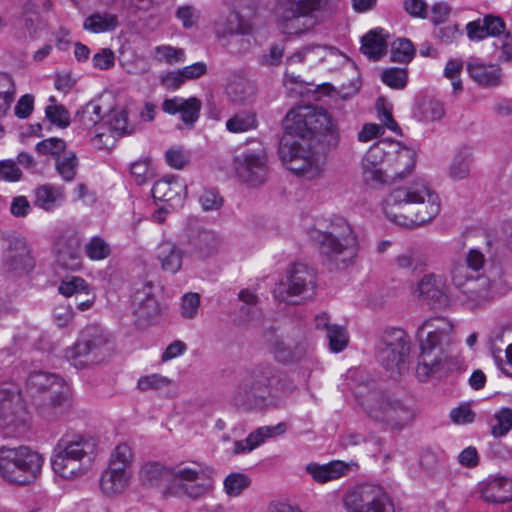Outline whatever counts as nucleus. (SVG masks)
Instances as JSON below:
<instances>
[{
    "label": "nucleus",
    "mask_w": 512,
    "mask_h": 512,
    "mask_svg": "<svg viewBox=\"0 0 512 512\" xmlns=\"http://www.w3.org/2000/svg\"><path fill=\"white\" fill-rule=\"evenodd\" d=\"M172 381L160 374L142 376L138 379L137 388L143 392L148 390H161L171 385Z\"/></svg>",
    "instance_id": "4d7b16f0"
},
{
    "label": "nucleus",
    "mask_w": 512,
    "mask_h": 512,
    "mask_svg": "<svg viewBox=\"0 0 512 512\" xmlns=\"http://www.w3.org/2000/svg\"><path fill=\"white\" fill-rule=\"evenodd\" d=\"M94 450L95 443L90 438L80 435L63 436L54 449L52 469L63 479L84 477L87 468L81 462L85 458L91 462Z\"/></svg>",
    "instance_id": "423d86ee"
},
{
    "label": "nucleus",
    "mask_w": 512,
    "mask_h": 512,
    "mask_svg": "<svg viewBox=\"0 0 512 512\" xmlns=\"http://www.w3.org/2000/svg\"><path fill=\"white\" fill-rule=\"evenodd\" d=\"M49 101L53 104L45 109L47 119L60 128H66L70 124V113L63 105L55 104V98L52 96Z\"/></svg>",
    "instance_id": "5fc2aeb1"
},
{
    "label": "nucleus",
    "mask_w": 512,
    "mask_h": 512,
    "mask_svg": "<svg viewBox=\"0 0 512 512\" xmlns=\"http://www.w3.org/2000/svg\"><path fill=\"white\" fill-rule=\"evenodd\" d=\"M379 142L374 143L362 159V179L372 188L384 185L390 179Z\"/></svg>",
    "instance_id": "4be33fe9"
},
{
    "label": "nucleus",
    "mask_w": 512,
    "mask_h": 512,
    "mask_svg": "<svg viewBox=\"0 0 512 512\" xmlns=\"http://www.w3.org/2000/svg\"><path fill=\"white\" fill-rule=\"evenodd\" d=\"M467 71L479 85L492 87L500 83L501 69L496 65H485L480 62H469Z\"/></svg>",
    "instance_id": "e433bc0d"
},
{
    "label": "nucleus",
    "mask_w": 512,
    "mask_h": 512,
    "mask_svg": "<svg viewBox=\"0 0 512 512\" xmlns=\"http://www.w3.org/2000/svg\"><path fill=\"white\" fill-rule=\"evenodd\" d=\"M132 309L139 322L149 323L160 315V306L154 295V286L150 281L134 284Z\"/></svg>",
    "instance_id": "aec40b11"
},
{
    "label": "nucleus",
    "mask_w": 512,
    "mask_h": 512,
    "mask_svg": "<svg viewBox=\"0 0 512 512\" xmlns=\"http://www.w3.org/2000/svg\"><path fill=\"white\" fill-rule=\"evenodd\" d=\"M154 59L161 63L174 65L185 61V52L181 48L170 45H160L154 49Z\"/></svg>",
    "instance_id": "864d4df0"
},
{
    "label": "nucleus",
    "mask_w": 512,
    "mask_h": 512,
    "mask_svg": "<svg viewBox=\"0 0 512 512\" xmlns=\"http://www.w3.org/2000/svg\"><path fill=\"white\" fill-rule=\"evenodd\" d=\"M54 251L58 263L64 268L76 270L82 265L81 237L75 232L60 234L55 243Z\"/></svg>",
    "instance_id": "5701e85b"
},
{
    "label": "nucleus",
    "mask_w": 512,
    "mask_h": 512,
    "mask_svg": "<svg viewBox=\"0 0 512 512\" xmlns=\"http://www.w3.org/2000/svg\"><path fill=\"white\" fill-rule=\"evenodd\" d=\"M486 266L483 251L473 248L467 252L463 263L452 268L451 278L459 290V300L470 310L483 308L495 298V281L486 274Z\"/></svg>",
    "instance_id": "7ed1b4c3"
},
{
    "label": "nucleus",
    "mask_w": 512,
    "mask_h": 512,
    "mask_svg": "<svg viewBox=\"0 0 512 512\" xmlns=\"http://www.w3.org/2000/svg\"><path fill=\"white\" fill-rule=\"evenodd\" d=\"M154 254L163 271L175 274L182 267L185 252L174 242L164 240L157 245Z\"/></svg>",
    "instance_id": "473e14b6"
},
{
    "label": "nucleus",
    "mask_w": 512,
    "mask_h": 512,
    "mask_svg": "<svg viewBox=\"0 0 512 512\" xmlns=\"http://www.w3.org/2000/svg\"><path fill=\"white\" fill-rule=\"evenodd\" d=\"M58 291L65 297H75L78 299L82 295H90V286L81 277L67 276L61 281Z\"/></svg>",
    "instance_id": "37998d69"
},
{
    "label": "nucleus",
    "mask_w": 512,
    "mask_h": 512,
    "mask_svg": "<svg viewBox=\"0 0 512 512\" xmlns=\"http://www.w3.org/2000/svg\"><path fill=\"white\" fill-rule=\"evenodd\" d=\"M415 55L412 42L405 38H398L391 44V61L408 63Z\"/></svg>",
    "instance_id": "09e8293b"
},
{
    "label": "nucleus",
    "mask_w": 512,
    "mask_h": 512,
    "mask_svg": "<svg viewBox=\"0 0 512 512\" xmlns=\"http://www.w3.org/2000/svg\"><path fill=\"white\" fill-rule=\"evenodd\" d=\"M381 80L393 89H403L408 81L407 70L398 67L385 69L381 74Z\"/></svg>",
    "instance_id": "6e6d98bb"
},
{
    "label": "nucleus",
    "mask_w": 512,
    "mask_h": 512,
    "mask_svg": "<svg viewBox=\"0 0 512 512\" xmlns=\"http://www.w3.org/2000/svg\"><path fill=\"white\" fill-rule=\"evenodd\" d=\"M5 240L7 242L3 252L5 270L18 276L28 273L33 268L34 262L26 239L18 235H8Z\"/></svg>",
    "instance_id": "6ab92c4d"
},
{
    "label": "nucleus",
    "mask_w": 512,
    "mask_h": 512,
    "mask_svg": "<svg viewBox=\"0 0 512 512\" xmlns=\"http://www.w3.org/2000/svg\"><path fill=\"white\" fill-rule=\"evenodd\" d=\"M327 338L331 351L338 353L344 350L348 344V334L344 327L333 325L329 327Z\"/></svg>",
    "instance_id": "bf43d9fd"
},
{
    "label": "nucleus",
    "mask_w": 512,
    "mask_h": 512,
    "mask_svg": "<svg viewBox=\"0 0 512 512\" xmlns=\"http://www.w3.org/2000/svg\"><path fill=\"white\" fill-rule=\"evenodd\" d=\"M27 390L34 397H39V405L62 406L68 399V387L64 380L53 373L33 371L27 378Z\"/></svg>",
    "instance_id": "4468645a"
},
{
    "label": "nucleus",
    "mask_w": 512,
    "mask_h": 512,
    "mask_svg": "<svg viewBox=\"0 0 512 512\" xmlns=\"http://www.w3.org/2000/svg\"><path fill=\"white\" fill-rule=\"evenodd\" d=\"M214 31L217 38L225 39L238 35H251L253 33V26L239 12L232 10L215 21Z\"/></svg>",
    "instance_id": "bb28decb"
},
{
    "label": "nucleus",
    "mask_w": 512,
    "mask_h": 512,
    "mask_svg": "<svg viewBox=\"0 0 512 512\" xmlns=\"http://www.w3.org/2000/svg\"><path fill=\"white\" fill-rule=\"evenodd\" d=\"M410 339L400 328L387 329L380 340L377 359L392 374H402L407 369Z\"/></svg>",
    "instance_id": "ddd939ff"
},
{
    "label": "nucleus",
    "mask_w": 512,
    "mask_h": 512,
    "mask_svg": "<svg viewBox=\"0 0 512 512\" xmlns=\"http://www.w3.org/2000/svg\"><path fill=\"white\" fill-rule=\"evenodd\" d=\"M505 333L499 330L490 339V352L497 367L508 377H512V343L506 344Z\"/></svg>",
    "instance_id": "72a5a7b5"
},
{
    "label": "nucleus",
    "mask_w": 512,
    "mask_h": 512,
    "mask_svg": "<svg viewBox=\"0 0 512 512\" xmlns=\"http://www.w3.org/2000/svg\"><path fill=\"white\" fill-rule=\"evenodd\" d=\"M379 485L373 482H359L346 491L343 504L348 512H364L368 502Z\"/></svg>",
    "instance_id": "2f4dec72"
},
{
    "label": "nucleus",
    "mask_w": 512,
    "mask_h": 512,
    "mask_svg": "<svg viewBox=\"0 0 512 512\" xmlns=\"http://www.w3.org/2000/svg\"><path fill=\"white\" fill-rule=\"evenodd\" d=\"M441 210L437 192L424 180L393 189L383 201L386 217L399 226L414 228L432 221Z\"/></svg>",
    "instance_id": "f03ea898"
},
{
    "label": "nucleus",
    "mask_w": 512,
    "mask_h": 512,
    "mask_svg": "<svg viewBox=\"0 0 512 512\" xmlns=\"http://www.w3.org/2000/svg\"><path fill=\"white\" fill-rule=\"evenodd\" d=\"M221 244V239L215 232L198 230L189 236L187 253L196 259H205L216 254Z\"/></svg>",
    "instance_id": "a878e982"
},
{
    "label": "nucleus",
    "mask_w": 512,
    "mask_h": 512,
    "mask_svg": "<svg viewBox=\"0 0 512 512\" xmlns=\"http://www.w3.org/2000/svg\"><path fill=\"white\" fill-rule=\"evenodd\" d=\"M358 469L354 462L346 463L340 460H333L327 464L309 463L306 465V472L314 480H333L347 476L348 471Z\"/></svg>",
    "instance_id": "7c9ffc66"
},
{
    "label": "nucleus",
    "mask_w": 512,
    "mask_h": 512,
    "mask_svg": "<svg viewBox=\"0 0 512 512\" xmlns=\"http://www.w3.org/2000/svg\"><path fill=\"white\" fill-rule=\"evenodd\" d=\"M472 163V151L468 146H460L456 149L448 167V176L453 181L465 180L470 175Z\"/></svg>",
    "instance_id": "c9c22d12"
},
{
    "label": "nucleus",
    "mask_w": 512,
    "mask_h": 512,
    "mask_svg": "<svg viewBox=\"0 0 512 512\" xmlns=\"http://www.w3.org/2000/svg\"><path fill=\"white\" fill-rule=\"evenodd\" d=\"M381 33L382 30L370 31L362 38L361 51L371 60H378L386 53L387 43Z\"/></svg>",
    "instance_id": "a19ab883"
},
{
    "label": "nucleus",
    "mask_w": 512,
    "mask_h": 512,
    "mask_svg": "<svg viewBox=\"0 0 512 512\" xmlns=\"http://www.w3.org/2000/svg\"><path fill=\"white\" fill-rule=\"evenodd\" d=\"M35 149L39 154L51 155L57 159L65 151L66 142L61 138L52 137L37 143Z\"/></svg>",
    "instance_id": "052dcab7"
},
{
    "label": "nucleus",
    "mask_w": 512,
    "mask_h": 512,
    "mask_svg": "<svg viewBox=\"0 0 512 512\" xmlns=\"http://www.w3.org/2000/svg\"><path fill=\"white\" fill-rule=\"evenodd\" d=\"M454 326L445 317H433L425 320L417 329L420 354L416 367L417 378L427 381L440 371L447 358V352L453 343Z\"/></svg>",
    "instance_id": "20e7f679"
},
{
    "label": "nucleus",
    "mask_w": 512,
    "mask_h": 512,
    "mask_svg": "<svg viewBox=\"0 0 512 512\" xmlns=\"http://www.w3.org/2000/svg\"><path fill=\"white\" fill-rule=\"evenodd\" d=\"M63 186L45 184L35 189V205L47 212H52L65 201Z\"/></svg>",
    "instance_id": "f704fd0d"
},
{
    "label": "nucleus",
    "mask_w": 512,
    "mask_h": 512,
    "mask_svg": "<svg viewBox=\"0 0 512 512\" xmlns=\"http://www.w3.org/2000/svg\"><path fill=\"white\" fill-rule=\"evenodd\" d=\"M140 480H158L178 478V480H205L215 476L214 470L201 463H192L190 466H166L158 461H148L139 470Z\"/></svg>",
    "instance_id": "2eb2a0df"
},
{
    "label": "nucleus",
    "mask_w": 512,
    "mask_h": 512,
    "mask_svg": "<svg viewBox=\"0 0 512 512\" xmlns=\"http://www.w3.org/2000/svg\"><path fill=\"white\" fill-rule=\"evenodd\" d=\"M420 119L425 122H435L445 116V108L441 101L425 99L419 104Z\"/></svg>",
    "instance_id": "de8ad7c7"
},
{
    "label": "nucleus",
    "mask_w": 512,
    "mask_h": 512,
    "mask_svg": "<svg viewBox=\"0 0 512 512\" xmlns=\"http://www.w3.org/2000/svg\"><path fill=\"white\" fill-rule=\"evenodd\" d=\"M101 110L99 104L90 102L77 113L82 131L91 129L101 120Z\"/></svg>",
    "instance_id": "603ef678"
},
{
    "label": "nucleus",
    "mask_w": 512,
    "mask_h": 512,
    "mask_svg": "<svg viewBox=\"0 0 512 512\" xmlns=\"http://www.w3.org/2000/svg\"><path fill=\"white\" fill-rule=\"evenodd\" d=\"M364 512H395V506L390 495L379 486Z\"/></svg>",
    "instance_id": "8fccbe9b"
},
{
    "label": "nucleus",
    "mask_w": 512,
    "mask_h": 512,
    "mask_svg": "<svg viewBox=\"0 0 512 512\" xmlns=\"http://www.w3.org/2000/svg\"><path fill=\"white\" fill-rule=\"evenodd\" d=\"M228 97L235 103L244 104L249 101L254 93V85L242 76H234L226 87Z\"/></svg>",
    "instance_id": "ea45409f"
},
{
    "label": "nucleus",
    "mask_w": 512,
    "mask_h": 512,
    "mask_svg": "<svg viewBox=\"0 0 512 512\" xmlns=\"http://www.w3.org/2000/svg\"><path fill=\"white\" fill-rule=\"evenodd\" d=\"M133 460L131 447L126 443L118 444L112 451L109 464L100 480H129L132 476L130 466Z\"/></svg>",
    "instance_id": "393cba45"
},
{
    "label": "nucleus",
    "mask_w": 512,
    "mask_h": 512,
    "mask_svg": "<svg viewBox=\"0 0 512 512\" xmlns=\"http://www.w3.org/2000/svg\"><path fill=\"white\" fill-rule=\"evenodd\" d=\"M109 338L98 325H88L81 332L73 347L66 350L65 356L77 369L100 362Z\"/></svg>",
    "instance_id": "9d476101"
},
{
    "label": "nucleus",
    "mask_w": 512,
    "mask_h": 512,
    "mask_svg": "<svg viewBox=\"0 0 512 512\" xmlns=\"http://www.w3.org/2000/svg\"><path fill=\"white\" fill-rule=\"evenodd\" d=\"M280 380L278 371L272 365L256 366L240 380L234 393L235 404L247 410L262 407L272 391L279 390Z\"/></svg>",
    "instance_id": "0eeeda50"
},
{
    "label": "nucleus",
    "mask_w": 512,
    "mask_h": 512,
    "mask_svg": "<svg viewBox=\"0 0 512 512\" xmlns=\"http://www.w3.org/2000/svg\"><path fill=\"white\" fill-rule=\"evenodd\" d=\"M284 46L282 44H273L267 53L261 55L259 63L265 67L279 66L284 56Z\"/></svg>",
    "instance_id": "69168bd1"
},
{
    "label": "nucleus",
    "mask_w": 512,
    "mask_h": 512,
    "mask_svg": "<svg viewBox=\"0 0 512 512\" xmlns=\"http://www.w3.org/2000/svg\"><path fill=\"white\" fill-rule=\"evenodd\" d=\"M480 492L486 502L505 503L512 500V482H483Z\"/></svg>",
    "instance_id": "4c0bfd02"
},
{
    "label": "nucleus",
    "mask_w": 512,
    "mask_h": 512,
    "mask_svg": "<svg viewBox=\"0 0 512 512\" xmlns=\"http://www.w3.org/2000/svg\"><path fill=\"white\" fill-rule=\"evenodd\" d=\"M235 170L242 181L251 186L260 185L267 176L266 157L262 153H243L235 159Z\"/></svg>",
    "instance_id": "412c9836"
},
{
    "label": "nucleus",
    "mask_w": 512,
    "mask_h": 512,
    "mask_svg": "<svg viewBox=\"0 0 512 512\" xmlns=\"http://www.w3.org/2000/svg\"><path fill=\"white\" fill-rule=\"evenodd\" d=\"M119 25L118 16L109 12H96L88 16L83 28L92 33H103L114 31Z\"/></svg>",
    "instance_id": "58836bf2"
},
{
    "label": "nucleus",
    "mask_w": 512,
    "mask_h": 512,
    "mask_svg": "<svg viewBox=\"0 0 512 512\" xmlns=\"http://www.w3.org/2000/svg\"><path fill=\"white\" fill-rule=\"evenodd\" d=\"M491 433L494 437H503L512 429V409L502 407L491 420Z\"/></svg>",
    "instance_id": "49530a36"
},
{
    "label": "nucleus",
    "mask_w": 512,
    "mask_h": 512,
    "mask_svg": "<svg viewBox=\"0 0 512 512\" xmlns=\"http://www.w3.org/2000/svg\"><path fill=\"white\" fill-rule=\"evenodd\" d=\"M390 179L402 180L409 176L416 163V153L393 139L378 141Z\"/></svg>",
    "instance_id": "dca6fc26"
},
{
    "label": "nucleus",
    "mask_w": 512,
    "mask_h": 512,
    "mask_svg": "<svg viewBox=\"0 0 512 512\" xmlns=\"http://www.w3.org/2000/svg\"><path fill=\"white\" fill-rule=\"evenodd\" d=\"M286 424L281 422L275 426H262L251 432L244 440L234 442V454L249 453L259 445H261L265 439L282 435L286 431Z\"/></svg>",
    "instance_id": "c756f323"
},
{
    "label": "nucleus",
    "mask_w": 512,
    "mask_h": 512,
    "mask_svg": "<svg viewBox=\"0 0 512 512\" xmlns=\"http://www.w3.org/2000/svg\"><path fill=\"white\" fill-rule=\"evenodd\" d=\"M79 161L75 152H69L63 157H58L55 161L57 174L66 182L74 180Z\"/></svg>",
    "instance_id": "a18cd8bd"
},
{
    "label": "nucleus",
    "mask_w": 512,
    "mask_h": 512,
    "mask_svg": "<svg viewBox=\"0 0 512 512\" xmlns=\"http://www.w3.org/2000/svg\"><path fill=\"white\" fill-rule=\"evenodd\" d=\"M200 305V296L197 293H187L182 297L181 315L186 319L196 316Z\"/></svg>",
    "instance_id": "338daca9"
},
{
    "label": "nucleus",
    "mask_w": 512,
    "mask_h": 512,
    "mask_svg": "<svg viewBox=\"0 0 512 512\" xmlns=\"http://www.w3.org/2000/svg\"><path fill=\"white\" fill-rule=\"evenodd\" d=\"M23 23L24 27L31 36H33L37 32L40 23V16L37 11L36 5L32 2H27L24 5Z\"/></svg>",
    "instance_id": "0e129e2a"
},
{
    "label": "nucleus",
    "mask_w": 512,
    "mask_h": 512,
    "mask_svg": "<svg viewBox=\"0 0 512 512\" xmlns=\"http://www.w3.org/2000/svg\"><path fill=\"white\" fill-rule=\"evenodd\" d=\"M308 62L311 64L321 63L325 58L330 56H339L340 52L337 48L326 45H310L307 46Z\"/></svg>",
    "instance_id": "e2e57ef3"
},
{
    "label": "nucleus",
    "mask_w": 512,
    "mask_h": 512,
    "mask_svg": "<svg viewBox=\"0 0 512 512\" xmlns=\"http://www.w3.org/2000/svg\"><path fill=\"white\" fill-rule=\"evenodd\" d=\"M28 420L29 415L18 390H0V425L13 427L17 433H22Z\"/></svg>",
    "instance_id": "f3484780"
},
{
    "label": "nucleus",
    "mask_w": 512,
    "mask_h": 512,
    "mask_svg": "<svg viewBox=\"0 0 512 512\" xmlns=\"http://www.w3.org/2000/svg\"><path fill=\"white\" fill-rule=\"evenodd\" d=\"M267 345L275 360L285 364L301 360L308 347L307 340L300 331L287 336L271 334L267 338Z\"/></svg>",
    "instance_id": "a211bd4d"
},
{
    "label": "nucleus",
    "mask_w": 512,
    "mask_h": 512,
    "mask_svg": "<svg viewBox=\"0 0 512 512\" xmlns=\"http://www.w3.org/2000/svg\"><path fill=\"white\" fill-rule=\"evenodd\" d=\"M462 36L458 24H447L434 29L433 37L441 44L450 45L458 41Z\"/></svg>",
    "instance_id": "13d9d810"
},
{
    "label": "nucleus",
    "mask_w": 512,
    "mask_h": 512,
    "mask_svg": "<svg viewBox=\"0 0 512 512\" xmlns=\"http://www.w3.org/2000/svg\"><path fill=\"white\" fill-rule=\"evenodd\" d=\"M316 279L314 268L303 263H294L288 269L286 278L275 286L274 296L285 303L300 304L314 296Z\"/></svg>",
    "instance_id": "1a4fd4ad"
},
{
    "label": "nucleus",
    "mask_w": 512,
    "mask_h": 512,
    "mask_svg": "<svg viewBox=\"0 0 512 512\" xmlns=\"http://www.w3.org/2000/svg\"><path fill=\"white\" fill-rule=\"evenodd\" d=\"M151 192L155 200L166 202L172 209H175L183 205L187 186L178 177L166 176L154 183Z\"/></svg>",
    "instance_id": "b1692460"
},
{
    "label": "nucleus",
    "mask_w": 512,
    "mask_h": 512,
    "mask_svg": "<svg viewBox=\"0 0 512 512\" xmlns=\"http://www.w3.org/2000/svg\"><path fill=\"white\" fill-rule=\"evenodd\" d=\"M330 0H278L275 17L281 31L289 35L305 32L303 18H312L327 9Z\"/></svg>",
    "instance_id": "6e6552de"
},
{
    "label": "nucleus",
    "mask_w": 512,
    "mask_h": 512,
    "mask_svg": "<svg viewBox=\"0 0 512 512\" xmlns=\"http://www.w3.org/2000/svg\"><path fill=\"white\" fill-rule=\"evenodd\" d=\"M176 17L182 22L184 28L189 29L197 24L199 11L191 5H184L177 9Z\"/></svg>",
    "instance_id": "774afa93"
},
{
    "label": "nucleus",
    "mask_w": 512,
    "mask_h": 512,
    "mask_svg": "<svg viewBox=\"0 0 512 512\" xmlns=\"http://www.w3.org/2000/svg\"><path fill=\"white\" fill-rule=\"evenodd\" d=\"M367 415L394 429H402L414 418V410L400 400L390 399L378 392L369 393L363 400Z\"/></svg>",
    "instance_id": "f8f14e48"
},
{
    "label": "nucleus",
    "mask_w": 512,
    "mask_h": 512,
    "mask_svg": "<svg viewBox=\"0 0 512 512\" xmlns=\"http://www.w3.org/2000/svg\"><path fill=\"white\" fill-rule=\"evenodd\" d=\"M284 128L295 139L281 144L282 162L307 180L319 178L324 170L320 155L335 149L340 141L332 117L322 108L299 106L287 113Z\"/></svg>",
    "instance_id": "f257e3e1"
},
{
    "label": "nucleus",
    "mask_w": 512,
    "mask_h": 512,
    "mask_svg": "<svg viewBox=\"0 0 512 512\" xmlns=\"http://www.w3.org/2000/svg\"><path fill=\"white\" fill-rule=\"evenodd\" d=\"M84 251L90 260L99 261L109 257L111 247L102 237L94 236L85 244Z\"/></svg>",
    "instance_id": "3c124183"
},
{
    "label": "nucleus",
    "mask_w": 512,
    "mask_h": 512,
    "mask_svg": "<svg viewBox=\"0 0 512 512\" xmlns=\"http://www.w3.org/2000/svg\"><path fill=\"white\" fill-rule=\"evenodd\" d=\"M15 95L16 84L14 78L9 73L0 72V119L10 110Z\"/></svg>",
    "instance_id": "79ce46f5"
},
{
    "label": "nucleus",
    "mask_w": 512,
    "mask_h": 512,
    "mask_svg": "<svg viewBox=\"0 0 512 512\" xmlns=\"http://www.w3.org/2000/svg\"><path fill=\"white\" fill-rule=\"evenodd\" d=\"M256 126V115L251 111L238 112L226 122L227 130L232 133L247 132Z\"/></svg>",
    "instance_id": "c03bdc74"
},
{
    "label": "nucleus",
    "mask_w": 512,
    "mask_h": 512,
    "mask_svg": "<svg viewBox=\"0 0 512 512\" xmlns=\"http://www.w3.org/2000/svg\"><path fill=\"white\" fill-rule=\"evenodd\" d=\"M172 493L177 496L187 495L190 498H198L203 495L207 487L200 482H173Z\"/></svg>",
    "instance_id": "680f3d73"
},
{
    "label": "nucleus",
    "mask_w": 512,
    "mask_h": 512,
    "mask_svg": "<svg viewBox=\"0 0 512 512\" xmlns=\"http://www.w3.org/2000/svg\"><path fill=\"white\" fill-rule=\"evenodd\" d=\"M43 457L27 446L0 447V474L5 480L19 477L37 478L40 475Z\"/></svg>",
    "instance_id": "9b49d317"
},
{
    "label": "nucleus",
    "mask_w": 512,
    "mask_h": 512,
    "mask_svg": "<svg viewBox=\"0 0 512 512\" xmlns=\"http://www.w3.org/2000/svg\"><path fill=\"white\" fill-rule=\"evenodd\" d=\"M417 291L419 295L428 300L434 308H443L448 305L445 281L440 275H424L418 283Z\"/></svg>",
    "instance_id": "cd10ccee"
},
{
    "label": "nucleus",
    "mask_w": 512,
    "mask_h": 512,
    "mask_svg": "<svg viewBox=\"0 0 512 512\" xmlns=\"http://www.w3.org/2000/svg\"><path fill=\"white\" fill-rule=\"evenodd\" d=\"M309 238L318 246L320 254L338 268L352 265L358 256V238L343 218L332 220L325 230L311 229Z\"/></svg>",
    "instance_id": "39448f33"
},
{
    "label": "nucleus",
    "mask_w": 512,
    "mask_h": 512,
    "mask_svg": "<svg viewBox=\"0 0 512 512\" xmlns=\"http://www.w3.org/2000/svg\"><path fill=\"white\" fill-rule=\"evenodd\" d=\"M162 109L172 115L180 113L181 120L190 128L199 117L201 101L195 97L189 99L174 97L166 99L162 104Z\"/></svg>",
    "instance_id": "c85d7f7f"
}]
</instances>
